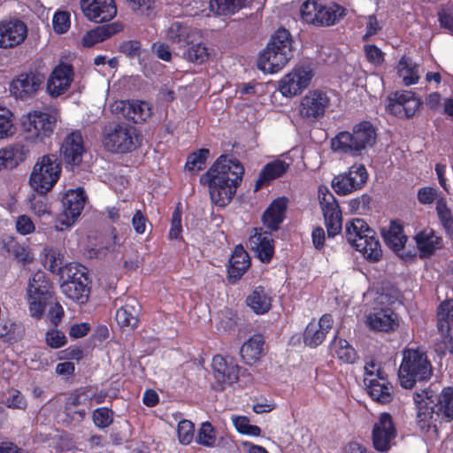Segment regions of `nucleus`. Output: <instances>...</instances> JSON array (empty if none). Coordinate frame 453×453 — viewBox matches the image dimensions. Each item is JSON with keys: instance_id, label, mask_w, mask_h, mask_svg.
I'll use <instances>...</instances> for the list:
<instances>
[{"instance_id": "obj_40", "label": "nucleus", "mask_w": 453, "mask_h": 453, "mask_svg": "<svg viewBox=\"0 0 453 453\" xmlns=\"http://www.w3.org/2000/svg\"><path fill=\"white\" fill-rule=\"evenodd\" d=\"M330 351L345 364H354L358 358L357 353L349 342L341 337L334 336L329 345Z\"/></svg>"}, {"instance_id": "obj_21", "label": "nucleus", "mask_w": 453, "mask_h": 453, "mask_svg": "<svg viewBox=\"0 0 453 453\" xmlns=\"http://www.w3.org/2000/svg\"><path fill=\"white\" fill-rule=\"evenodd\" d=\"M27 33L26 23L19 19L0 20V49L12 50L21 45Z\"/></svg>"}, {"instance_id": "obj_54", "label": "nucleus", "mask_w": 453, "mask_h": 453, "mask_svg": "<svg viewBox=\"0 0 453 453\" xmlns=\"http://www.w3.org/2000/svg\"><path fill=\"white\" fill-rule=\"evenodd\" d=\"M113 414L112 410L108 407L96 408L92 413V420L96 427L104 429L112 424Z\"/></svg>"}, {"instance_id": "obj_50", "label": "nucleus", "mask_w": 453, "mask_h": 453, "mask_svg": "<svg viewBox=\"0 0 453 453\" xmlns=\"http://www.w3.org/2000/svg\"><path fill=\"white\" fill-rule=\"evenodd\" d=\"M14 133L12 111L6 107L0 106V139L12 136Z\"/></svg>"}, {"instance_id": "obj_57", "label": "nucleus", "mask_w": 453, "mask_h": 453, "mask_svg": "<svg viewBox=\"0 0 453 453\" xmlns=\"http://www.w3.org/2000/svg\"><path fill=\"white\" fill-rule=\"evenodd\" d=\"M182 211L180 203L175 208L172 213L171 227L168 236L172 240H180L182 238V226H181Z\"/></svg>"}, {"instance_id": "obj_52", "label": "nucleus", "mask_w": 453, "mask_h": 453, "mask_svg": "<svg viewBox=\"0 0 453 453\" xmlns=\"http://www.w3.org/2000/svg\"><path fill=\"white\" fill-rule=\"evenodd\" d=\"M187 59L194 64H203L209 59V51L203 42L192 44L186 51Z\"/></svg>"}, {"instance_id": "obj_38", "label": "nucleus", "mask_w": 453, "mask_h": 453, "mask_svg": "<svg viewBox=\"0 0 453 453\" xmlns=\"http://www.w3.org/2000/svg\"><path fill=\"white\" fill-rule=\"evenodd\" d=\"M265 339L262 334H254L246 341L240 349V355L247 365H253L260 359L264 352Z\"/></svg>"}, {"instance_id": "obj_39", "label": "nucleus", "mask_w": 453, "mask_h": 453, "mask_svg": "<svg viewBox=\"0 0 453 453\" xmlns=\"http://www.w3.org/2000/svg\"><path fill=\"white\" fill-rule=\"evenodd\" d=\"M246 303L256 314H265L272 307V297L264 287L257 286L247 296Z\"/></svg>"}, {"instance_id": "obj_56", "label": "nucleus", "mask_w": 453, "mask_h": 453, "mask_svg": "<svg viewBox=\"0 0 453 453\" xmlns=\"http://www.w3.org/2000/svg\"><path fill=\"white\" fill-rule=\"evenodd\" d=\"M45 342L51 349H60L67 343L64 332L53 326L45 334Z\"/></svg>"}, {"instance_id": "obj_62", "label": "nucleus", "mask_w": 453, "mask_h": 453, "mask_svg": "<svg viewBox=\"0 0 453 453\" xmlns=\"http://www.w3.org/2000/svg\"><path fill=\"white\" fill-rule=\"evenodd\" d=\"M70 14L67 12L58 11L52 19L53 29L58 34H64L70 28Z\"/></svg>"}, {"instance_id": "obj_58", "label": "nucleus", "mask_w": 453, "mask_h": 453, "mask_svg": "<svg viewBox=\"0 0 453 453\" xmlns=\"http://www.w3.org/2000/svg\"><path fill=\"white\" fill-rule=\"evenodd\" d=\"M119 51L130 59L140 58L142 52V44L135 40L125 41L119 44Z\"/></svg>"}, {"instance_id": "obj_29", "label": "nucleus", "mask_w": 453, "mask_h": 453, "mask_svg": "<svg viewBox=\"0 0 453 453\" xmlns=\"http://www.w3.org/2000/svg\"><path fill=\"white\" fill-rule=\"evenodd\" d=\"M28 146L21 141L15 142L0 149V171L14 169L29 156Z\"/></svg>"}, {"instance_id": "obj_11", "label": "nucleus", "mask_w": 453, "mask_h": 453, "mask_svg": "<svg viewBox=\"0 0 453 453\" xmlns=\"http://www.w3.org/2000/svg\"><path fill=\"white\" fill-rule=\"evenodd\" d=\"M65 271L66 279L61 284L62 292L76 303H87L90 293L88 268L81 264H70Z\"/></svg>"}, {"instance_id": "obj_24", "label": "nucleus", "mask_w": 453, "mask_h": 453, "mask_svg": "<svg viewBox=\"0 0 453 453\" xmlns=\"http://www.w3.org/2000/svg\"><path fill=\"white\" fill-rule=\"evenodd\" d=\"M87 200L83 188L67 190L61 199L62 212L64 218L62 224L72 226L81 214Z\"/></svg>"}, {"instance_id": "obj_18", "label": "nucleus", "mask_w": 453, "mask_h": 453, "mask_svg": "<svg viewBox=\"0 0 453 453\" xmlns=\"http://www.w3.org/2000/svg\"><path fill=\"white\" fill-rule=\"evenodd\" d=\"M211 368L215 379L213 388L216 391H222L226 385L237 382L242 369L234 358L225 357L221 355L213 357Z\"/></svg>"}, {"instance_id": "obj_63", "label": "nucleus", "mask_w": 453, "mask_h": 453, "mask_svg": "<svg viewBox=\"0 0 453 453\" xmlns=\"http://www.w3.org/2000/svg\"><path fill=\"white\" fill-rule=\"evenodd\" d=\"M4 404L11 409L26 410L27 402L25 396L18 389H12L10 395L5 398Z\"/></svg>"}, {"instance_id": "obj_6", "label": "nucleus", "mask_w": 453, "mask_h": 453, "mask_svg": "<svg viewBox=\"0 0 453 453\" xmlns=\"http://www.w3.org/2000/svg\"><path fill=\"white\" fill-rule=\"evenodd\" d=\"M346 15V8L334 2L323 4L319 0H305L300 6V18L303 22L316 27L334 26Z\"/></svg>"}, {"instance_id": "obj_33", "label": "nucleus", "mask_w": 453, "mask_h": 453, "mask_svg": "<svg viewBox=\"0 0 453 453\" xmlns=\"http://www.w3.org/2000/svg\"><path fill=\"white\" fill-rule=\"evenodd\" d=\"M288 199L284 196L274 199L262 216L264 225L271 231H277L285 219Z\"/></svg>"}, {"instance_id": "obj_37", "label": "nucleus", "mask_w": 453, "mask_h": 453, "mask_svg": "<svg viewBox=\"0 0 453 453\" xmlns=\"http://www.w3.org/2000/svg\"><path fill=\"white\" fill-rule=\"evenodd\" d=\"M289 165L283 160H275L267 163L259 173L256 181L255 191L267 185L271 180L281 177L288 172Z\"/></svg>"}, {"instance_id": "obj_26", "label": "nucleus", "mask_w": 453, "mask_h": 453, "mask_svg": "<svg viewBox=\"0 0 453 453\" xmlns=\"http://www.w3.org/2000/svg\"><path fill=\"white\" fill-rule=\"evenodd\" d=\"M80 4L84 16L95 23L108 22L117 14L114 0H81Z\"/></svg>"}, {"instance_id": "obj_2", "label": "nucleus", "mask_w": 453, "mask_h": 453, "mask_svg": "<svg viewBox=\"0 0 453 453\" xmlns=\"http://www.w3.org/2000/svg\"><path fill=\"white\" fill-rule=\"evenodd\" d=\"M434 367L426 350L419 348H405L402 352V361L398 377L403 388L411 389L417 382H426L433 376Z\"/></svg>"}, {"instance_id": "obj_34", "label": "nucleus", "mask_w": 453, "mask_h": 453, "mask_svg": "<svg viewBox=\"0 0 453 453\" xmlns=\"http://www.w3.org/2000/svg\"><path fill=\"white\" fill-rule=\"evenodd\" d=\"M368 323L372 329L386 333L398 326L397 316L390 308H382L370 314Z\"/></svg>"}, {"instance_id": "obj_7", "label": "nucleus", "mask_w": 453, "mask_h": 453, "mask_svg": "<svg viewBox=\"0 0 453 453\" xmlns=\"http://www.w3.org/2000/svg\"><path fill=\"white\" fill-rule=\"evenodd\" d=\"M53 283L42 271H37L28 280L27 303L29 314L35 319H41L47 306L54 296Z\"/></svg>"}, {"instance_id": "obj_25", "label": "nucleus", "mask_w": 453, "mask_h": 453, "mask_svg": "<svg viewBox=\"0 0 453 453\" xmlns=\"http://www.w3.org/2000/svg\"><path fill=\"white\" fill-rule=\"evenodd\" d=\"M85 145L81 131L69 133L63 140L59 153L66 166H77L82 162Z\"/></svg>"}, {"instance_id": "obj_15", "label": "nucleus", "mask_w": 453, "mask_h": 453, "mask_svg": "<svg viewBox=\"0 0 453 453\" xmlns=\"http://www.w3.org/2000/svg\"><path fill=\"white\" fill-rule=\"evenodd\" d=\"M331 104V99L326 91L312 89L302 97L298 112L300 117L307 121L315 122L323 118Z\"/></svg>"}, {"instance_id": "obj_20", "label": "nucleus", "mask_w": 453, "mask_h": 453, "mask_svg": "<svg viewBox=\"0 0 453 453\" xmlns=\"http://www.w3.org/2000/svg\"><path fill=\"white\" fill-rule=\"evenodd\" d=\"M436 327L444 351L453 357V299L441 302L436 312Z\"/></svg>"}, {"instance_id": "obj_19", "label": "nucleus", "mask_w": 453, "mask_h": 453, "mask_svg": "<svg viewBox=\"0 0 453 453\" xmlns=\"http://www.w3.org/2000/svg\"><path fill=\"white\" fill-rule=\"evenodd\" d=\"M422 101L411 91H396L388 96V111L399 119H411L419 111Z\"/></svg>"}, {"instance_id": "obj_30", "label": "nucleus", "mask_w": 453, "mask_h": 453, "mask_svg": "<svg viewBox=\"0 0 453 453\" xmlns=\"http://www.w3.org/2000/svg\"><path fill=\"white\" fill-rule=\"evenodd\" d=\"M332 316L324 314L318 322H310L303 332V342L310 348L319 346L326 339V334L332 327Z\"/></svg>"}, {"instance_id": "obj_22", "label": "nucleus", "mask_w": 453, "mask_h": 453, "mask_svg": "<svg viewBox=\"0 0 453 453\" xmlns=\"http://www.w3.org/2000/svg\"><path fill=\"white\" fill-rule=\"evenodd\" d=\"M74 77L73 67L70 64L60 63L51 71L46 81V92L52 98L65 94Z\"/></svg>"}, {"instance_id": "obj_51", "label": "nucleus", "mask_w": 453, "mask_h": 453, "mask_svg": "<svg viewBox=\"0 0 453 453\" xmlns=\"http://www.w3.org/2000/svg\"><path fill=\"white\" fill-rule=\"evenodd\" d=\"M196 442L208 448H212L215 445L216 431L210 422L206 421L201 425L197 433Z\"/></svg>"}, {"instance_id": "obj_47", "label": "nucleus", "mask_w": 453, "mask_h": 453, "mask_svg": "<svg viewBox=\"0 0 453 453\" xmlns=\"http://www.w3.org/2000/svg\"><path fill=\"white\" fill-rule=\"evenodd\" d=\"M435 210L446 234L449 237L453 238V212L448 207L447 202L444 198L437 200Z\"/></svg>"}, {"instance_id": "obj_45", "label": "nucleus", "mask_w": 453, "mask_h": 453, "mask_svg": "<svg viewBox=\"0 0 453 453\" xmlns=\"http://www.w3.org/2000/svg\"><path fill=\"white\" fill-rule=\"evenodd\" d=\"M6 251L22 265H27L34 261V254L27 245L19 243L16 239L11 237L5 243Z\"/></svg>"}, {"instance_id": "obj_12", "label": "nucleus", "mask_w": 453, "mask_h": 453, "mask_svg": "<svg viewBox=\"0 0 453 453\" xmlns=\"http://www.w3.org/2000/svg\"><path fill=\"white\" fill-rule=\"evenodd\" d=\"M45 80L44 73L36 69L20 73L11 81L9 90L16 99L27 101L42 89Z\"/></svg>"}, {"instance_id": "obj_55", "label": "nucleus", "mask_w": 453, "mask_h": 453, "mask_svg": "<svg viewBox=\"0 0 453 453\" xmlns=\"http://www.w3.org/2000/svg\"><path fill=\"white\" fill-rule=\"evenodd\" d=\"M195 434V425L188 419H182L177 426V436L180 443L188 445L192 442Z\"/></svg>"}, {"instance_id": "obj_43", "label": "nucleus", "mask_w": 453, "mask_h": 453, "mask_svg": "<svg viewBox=\"0 0 453 453\" xmlns=\"http://www.w3.org/2000/svg\"><path fill=\"white\" fill-rule=\"evenodd\" d=\"M136 303L135 300H132L131 303H127L117 310L115 319L122 328L129 327L134 329L137 327L139 324V311L136 308Z\"/></svg>"}, {"instance_id": "obj_49", "label": "nucleus", "mask_w": 453, "mask_h": 453, "mask_svg": "<svg viewBox=\"0 0 453 453\" xmlns=\"http://www.w3.org/2000/svg\"><path fill=\"white\" fill-rule=\"evenodd\" d=\"M88 389L84 387L77 388L67 394L65 401V405H67V409L70 411V407H80L85 406L86 410L88 411Z\"/></svg>"}, {"instance_id": "obj_28", "label": "nucleus", "mask_w": 453, "mask_h": 453, "mask_svg": "<svg viewBox=\"0 0 453 453\" xmlns=\"http://www.w3.org/2000/svg\"><path fill=\"white\" fill-rule=\"evenodd\" d=\"M112 111L134 123H142L151 115V109L145 101L120 100L112 105Z\"/></svg>"}, {"instance_id": "obj_41", "label": "nucleus", "mask_w": 453, "mask_h": 453, "mask_svg": "<svg viewBox=\"0 0 453 453\" xmlns=\"http://www.w3.org/2000/svg\"><path fill=\"white\" fill-rule=\"evenodd\" d=\"M437 415H440L442 421L450 422L453 420V387H445L436 395Z\"/></svg>"}, {"instance_id": "obj_36", "label": "nucleus", "mask_w": 453, "mask_h": 453, "mask_svg": "<svg viewBox=\"0 0 453 453\" xmlns=\"http://www.w3.org/2000/svg\"><path fill=\"white\" fill-rule=\"evenodd\" d=\"M122 30L123 25L119 22H112L99 26L84 35L82 38V44L85 47H93L95 44L105 41Z\"/></svg>"}, {"instance_id": "obj_16", "label": "nucleus", "mask_w": 453, "mask_h": 453, "mask_svg": "<svg viewBox=\"0 0 453 453\" xmlns=\"http://www.w3.org/2000/svg\"><path fill=\"white\" fill-rule=\"evenodd\" d=\"M319 201L323 212L328 237L339 234L342 228V211L334 196L326 187L319 188Z\"/></svg>"}, {"instance_id": "obj_5", "label": "nucleus", "mask_w": 453, "mask_h": 453, "mask_svg": "<svg viewBox=\"0 0 453 453\" xmlns=\"http://www.w3.org/2000/svg\"><path fill=\"white\" fill-rule=\"evenodd\" d=\"M348 242L361 252L370 262H378L382 257V250L376 233L362 219H354L346 225Z\"/></svg>"}, {"instance_id": "obj_23", "label": "nucleus", "mask_w": 453, "mask_h": 453, "mask_svg": "<svg viewBox=\"0 0 453 453\" xmlns=\"http://www.w3.org/2000/svg\"><path fill=\"white\" fill-rule=\"evenodd\" d=\"M312 77L310 67L297 66L280 81L279 89L285 96H296L310 85Z\"/></svg>"}, {"instance_id": "obj_60", "label": "nucleus", "mask_w": 453, "mask_h": 453, "mask_svg": "<svg viewBox=\"0 0 453 453\" xmlns=\"http://www.w3.org/2000/svg\"><path fill=\"white\" fill-rule=\"evenodd\" d=\"M64 415L65 421L67 424H81L86 418L88 411L83 407H70V411L67 409V405L64 404Z\"/></svg>"}, {"instance_id": "obj_9", "label": "nucleus", "mask_w": 453, "mask_h": 453, "mask_svg": "<svg viewBox=\"0 0 453 453\" xmlns=\"http://www.w3.org/2000/svg\"><path fill=\"white\" fill-rule=\"evenodd\" d=\"M104 148L113 153H128L140 144V135L133 126L118 122L109 125L103 136Z\"/></svg>"}, {"instance_id": "obj_42", "label": "nucleus", "mask_w": 453, "mask_h": 453, "mask_svg": "<svg viewBox=\"0 0 453 453\" xmlns=\"http://www.w3.org/2000/svg\"><path fill=\"white\" fill-rule=\"evenodd\" d=\"M415 239L421 257L431 256L441 242V238L435 235L432 229L419 232Z\"/></svg>"}, {"instance_id": "obj_48", "label": "nucleus", "mask_w": 453, "mask_h": 453, "mask_svg": "<svg viewBox=\"0 0 453 453\" xmlns=\"http://www.w3.org/2000/svg\"><path fill=\"white\" fill-rule=\"evenodd\" d=\"M208 149H199L188 156L185 168L190 172H199L205 166L206 159L209 156Z\"/></svg>"}, {"instance_id": "obj_32", "label": "nucleus", "mask_w": 453, "mask_h": 453, "mask_svg": "<svg viewBox=\"0 0 453 453\" xmlns=\"http://www.w3.org/2000/svg\"><path fill=\"white\" fill-rule=\"evenodd\" d=\"M364 383L368 395L375 402L386 404L393 400L394 389L388 378L374 380L365 378Z\"/></svg>"}, {"instance_id": "obj_59", "label": "nucleus", "mask_w": 453, "mask_h": 453, "mask_svg": "<svg viewBox=\"0 0 453 453\" xmlns=\"http://www.w3.org/2000/svg\"><path fill=\"white\" fill-rule=\"evenodd\" d=\"M62 258L54 250H50L45 255L44 266L53 273H65L62 266Z\"/></svg>"}, {"instance_id": "obj_14", "label": "nucleus", "mask_w": 453, "mask_h": 453, "mask_svg": "<svg viewBox=\"0 0 453 453\" xmlns=\"http://www.w3.org/2000/svg\"><path fill=\"white\" fill-rule=\"evenodd\" d=\"M396 437V425L392 416L388 412L380 413L372 430L373 449L380 453H388L395 444Z\"/></svg>"}, {"instance_id": "obj_3", "label": "nucleus", "mask_w": 453, "mask_h": 453, "mask_svg": "<svg viewBox=\"0 0 453 453\" xmlns=\"http://www.w3.org/2000/svg\"><path fill=\"white\" fill-rule=\"evenodd\" d=\"M377 140V131L369 120H362L352 128V132L341 131L331 139V149L350 156H359L367 148L372 147Z\"/></svg>"}, {"instance_id": "obj_61", "label": "nucleus", "mask_w": 453, "mask_h": 453, "mask_svg": "<svg viewBox=\"0 0 453 453\" xmlns=\"http://www.w3.org/2000/svg\"><path fill=\"white\" fill-rule=\"evenodd\" d=\"M365 378H370L374 380H382L383 378H388V373L381 366V363L371 359L366 362L365 365Z\"/></svg>"}, {"instance_id": "obj_31", "label": "nucleus", "mask_w": 453, "mask_h": 453, "mask_svg": "<svg viewBox=\"0 0 453 453\" xmlns=\"http://www.w3.org/2000/svg\"><path fill=\"white\" fill-rule=\"evenodd\" d=\"M250 257L243 246H235L227 266V279L232 285L236 284L250 266Z\"/></svg>"}, {"instance_id": "obj_8", "label": "nucleus", "mask_w": 453, "mask_h": 453, "mask_svg": "<svg viewBox=\"0 0 453 453\" xmlns=\"http://www.w3.org/2000/svg\"><path fill=\"white\" fill-rule=\"evenodd\" d=\"M57 119L47 111L34 110L22 117L21 127L24 139L34 144H44L51 138Z\"/></svg>"}, {"instance_id": "obj_35", "label": "nucleus", "mask_w": 453, "mask_h": 453, "mask_svg": "<svg viewBox=\"0 0 453 453\" xmlns=\"http://www.w3.org/2000/svg\"><path fill=\"white\" fill-rule=\"evenodd\" d=\"M381 234L386 245L393 251L398 253L403 250L407 242V235L403 232V225L397 220H391L388 228L381 229Z\"/></svg>"}, {"instance_id": "obj_64", "label": "nucleus", "mask_w": 453, "mask_h": 453, "mask_svg": "<svg viewBox=\"0 0 453 453\" xmlns=\"http://www.w3.org/2000/svg\"><path fill=\"white\" fill-rule=\"evenodd\" d=\"M18 326L12 321L5 320L0 322V338H4L6 342H17L19 338L17 333Z\"/></svg>"}, {"instance_id": "obj_27", "label": "nucleus", "mask_w": 453, "mask_h": 453, "mask_svg": "<svg viewBox=\"0 0 453 453\" xmlns=\"http://www.w3.org/2000/svg\"><path fill=\"white\" fill-rule=\"evenodd\" d=\"M249 244L261 262L269 264L272 261L274 256V241L271 232L265 231L262 227H255L249 238Z\"/></svg>"}, {"instance_id": "obj_53", "label": "nucleus", "mask_w": 453, "mask_h": 453, "mask_svg": "<svg viewBox=\"0 0 453 453\" xmlns=\"http://www.w3.org/2000/svg\"><path fill=\"white\" fill-rule=\"evenodd\" d=\"M235 429L242 434L259 436L261 428L257 425H251L250 419L246 416H233L232 418Z\"/></svg>"}, {"instance_id": "obj_17", "label": "nucleus", "mask_w": 453, "mask_h": 453, "mask_svg": "<svg viewBox=\"0 0 453 453\" xmlns=\"http://www.w3.org/2000/svg\"><path fill=\"white\" fill-rule=\"evenodd\" d=\"M368 180V173L362 164L353 165L343 173L334 176L332 188L339 196H347L361 189Z\"/></svg>"}, {"instance_id": "obj_46", "label": "nucleus", "mask_w": 453, "mask_h": 453, "mask_svg": "<svg viewBox=\"0 0 453 453\" xmlns=\"http://www.w3.org/2000/svg\"><path fill=\"white\" fill-rule=\"evenodd\" d=\"M190 37V27L180 21L173 22L167 30V38L173 43L188 44Z\"/></svg>"}, {"instance_id": "obj_1", "label": "nucleus", "mask_w": 453, "mask_h": 453, "mask_svg": "<svg viewBox=\"0 0 453 453\" xmlns=\"http://www.w3.org/2000/svg\"><path fill=\"white\" fill-rule=\"evenodd\" d=\"M243 175L244 166L237 158L220 155L200 176V183L208 188L212 203L226 207L234 197Z\"/></svg>"}, {"instance_id": "obj_10", "label": "nucleus", "mask_w": 453, "mask_h": 453, "mask_svg": "<svg viewBox=\"0 0 453 453\" xmlns=\"http://www.w3.org/2000/svg\"><path fill=\"white\" fill-rule=\"evenodd\" d=\"M61 165L54 154L44 155L38 158L30 174L29 183L39 194L51 190L59 179Z\"/></svg>"}, {"instance_id": "obj_13", "label": "nucleus", "mask_w": 453, "mask_h": 453, "mask_svg": "<svg viewBox=\"0 0 453 453\" xmlns=\"http://www.w3.org/2000/svg\"><path fill=\"white\" fill-rule=\"evenodd\" d=\"M432 396L430 390H421L413 394L417 425L423 432H428L431 428L437 429L438 423L442 422L441 416L437 415L436 406Z\"/></svg>"}, {"instance_id": "obj_44", "label": "nucleus", "mask_w": 453, "mask_h": 453, "mask_svg": "<svg viewBox=\"0 0 453 453\" xmlns=\"http://www.w3.org/2000/svg\"><path fill=\"white\" fill-rule=\"evenodd\" d=\"M251 0H211L210 9L218 16H231L245 8Z\"/></svg>"}, {"instance_id": "obj_4", "label": "nucleus", "mask_w": 453, "mask_h": 453, "mask_svg": "<svg viewBox=\"0 0 453 453\" xmlns=\"http://www.w3.org/2000/svg\"><path fill=\"white\" fill-rule=\"evenodd\" d=\"M293 41L285 28L278 29L271 37L257 60V68L274 73L281 70L293 57Z\"/></svg>"}]
</instances>
